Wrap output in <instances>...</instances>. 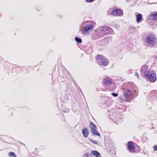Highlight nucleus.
Listing matches in <instances>:
<instances>
[{
    "label": "nucleus",
    "instance_id": "obj_10",
    "mask_svg": "<svg viewBox=\"0 0 157 157\" xmlns=\"http://www.w3.org/2000/svg\"><path fill=\"white\" fill-rule=\"evenodd\" d=\"M112 14L114 16H121L123 14L122 11L119 9H114L112 12Z\"/></svg>",
    "mask_w": 157,
    "mask_h": 157
},
{
    "label": "nucleus",
    "instance_id": "obj_20",
    "mask_svg": "<svg viewBox=\"0 0 157 157\" xmlns=\"http://www.w3.org/2000/svg\"><path fill=\"white\" fill-rule=\"evenodd\" d=\"M153 149L155 151H157V146L155 145L153 147Z\"/></svg>",
    "mask_w": 157,
    "mask_h": 157
},
{
    "label": "nucleus",
    "instance_id": "obj_5",
    "mask_svg": "<svg viewBox=\"0 0 157 157\" xmlns=\"http://www.w3.org/2000/svg\"><path fill=\"white\" fill-rule=\"evenodd\" d=\"M93 27L94 26L92 24L87 25L82 30V32L84 34H86L88 31L90 30H92Z\"/></svg>",
    "mask_w": 157,
    "mask_h": 157
},
{
    "label": "nucleus",
    "instance_id": "obj_9",
    "mask_svg": "<svg viewBox=\"0 0 157 157\" xmlns=\"http://www.w3.org/2000/svg\"><path fill=\"white\" fill-rule=\"evenodd\" d=\"M132 92L131 90L128 89L125 90L124 92V96L126 98H129L132 96Z\"/></svg>",
    "mask_w": 157,
    "mask_h": 157
},
{
    "label": "nucleus",
    "instance_id": "obj_14",
    "mask_svg": "<svg viewBox=\"0 0 157 157\" xmlns=\"http://www.w3.org/2000/svg\"><path fill=\"white\" fill-rule=\"evenodd\" d=\"M142 15L141 14H138L136 16V21L138 23H139L140 22L141 20L142 19Z\"/></svg>",
    "mask_w": 157,
    "mask_h": 157
},
{
    "label": "nucleus",
    "instance_id": "obj_4",
    "mask_svg": "<svg viewBox=\"0 0 157 157\" xmlns=\"http://www.w3.org/2000/svg\"><path fill=\"white\" fill-rule=\"evenodd\" d=\"M90 127L91 132L95 135L99 136L100 133L96 130V126L92 122H91L90 124Z\"/></svg>",
    "mask_w": 157,
    "mask_h": 157
},
{
    "label": "nucleus",
    "instance_id": "obj_12",
    "mask_svg": "<svg viewBox=\"0 0 157 157\" xmlns=\"http://www.w3.org/2000/svg\"><path fill=\"white\" fill-rule=\"evenodd\" d=\"M148 18L150 20H157V12H154L151 13Z\"/></svg>",
    "mask_w": 157,
    "mask_h": 157
},
{
    "label": "nucleus",
    "instance_id": "obj_2",
    "mask_svg": "<svg viewBox=\"0 0 157 157\" xmlns=\"http://www.w3.org/2000/svg\"><path fill=\"white\" fill-rule=\"evenodd\" d=\"M146 40L150 45H154L156 44L157 41L155 36L151 34L148 35L146 37Z\"/></svg>",
    "mask_w": 157,
    "mask_h": 157
},
{
    "label": "nucleus",
    "instance_id": "obj_13",
    "mask_svg": "<svg viewBox=\"0 0 157 157\" xmlns=\"http://www.w3.org/2000/svg\"><path fill=\"white\" fill-rule=\"evenodd\" d=\"M82 132L84 137L87 138L88 137L89 131L87 128H83L82 130Z\"/></svg>",
    "mask_w": 157,
    "mask_h": 157
},
{
    "label": "nucleus",
    "instance_id": "obj_11",
    "mask_svg": "<svg viewBox=\"0 0 157 157\" xmlns=\"http://www.w3.org/2000/svg\"><path fill=\"white\" fill-rule=\"evenodd\" d=\"M148 67L147 65H144L141 67L140 71L144 73L145 76L146 73L147 74L148 73L149 71H148Z\"/></svg>",
    "mask_w": 157,
    "mask_h": 157
},
{
    "label": "nucleus",
    "instance_id": "obj_19",
    "mask_svg": "<svg viewBox=\"0 0 157 157\" xmlns=\"http://www.w3.org/2000/svg\"><path fill=\"white\" fill-rule=\"evenodd\" d=\"M111 94L113 96L115 97H116L118 96V94H116V93H112Z\"/></svg>",
    "mask_w": 157,
    "mask_h": 157
},
{
    "label": "nucleus",
    "instance_id": "obj_21",
    "mask_svg": "<svg viewBox=\"0 0 157 157\" xmlns=\"http://www.w3.org/2000/svg\"><path fill=\"white\" fill-rule=\"evenodd\" d=\"M86 2H90L94 1L95 0H86Z\"/></svg>",
    "mask_w": 157,
    "mask_h": 157
},
{
    "label": "nucleus",
    "instance_id": "obj_6",
    "mask_svg": "<svg viewBox=\"0 0 157 157\" xmlns=\"http://www.w3.org/2000/svg\"><path fill=\"white\" fill-rule=\"evenodd\" d=\"M127 147L128 149L130 152H133L135 151V146L131 141H130L128 143Z\"/></svg>",
    "mask_w": 157,
    "mask_h": 157
},
{
    "label": "nucleus",
    "instance_id": "obj_18",
    "mask_svg": "<svg viewBox=\"0 0 157 157\" xmlns=\"http://www.w3.org/2000/svg\"><path fill=\"white\" fill-rule=\"evenodd\" d=\"M83 157H92V155L89 153H86L83 155Z\"/></svg>",
    "mask_w": 157,
    "mask_h": 157
},
{
    "label": "nucleus",
    "instance_id": "obj_7",
    "mask_svg": "<svg viewBox=\"0 0 157 157\" xmlns=\"http://www.w3.org/2000/svg\"><path fill=\"white\" fill-rule=\"evenodd\" d=\"M110 28L107 26H104L102 27L101 32L103 35L108 34Z\"/></svg>",
    "mask_w": 157,
    "mask_h": 157
},
{
    "label": "nucleus",
    "instance_id": "obj_22",
    "mask_svg": "<svg viewBox=\"0 0 157 157\" xmlns=\"http://www.w3.org/2000/svg\"><path fill=\"white\" fill-rule=\"evenodd\" d=\"M135 76H136V77H137V78H139L138 75V74H137V73H136H136H135Z\"/></svg>",
    "mask_w": 157,
    "mask_h": 157
},
{
    "label": "nucleus",
    "instance_id": "obj_8",
    "mask_svg": "<svg viewBox=\"0 0 157 157\" xmlns=\"http://www.w3.org/2000/svg\"><path fill=\"white\" fill-rule=\"evenodd\" d=\"M103 83L107 86L111 84L113 82V80L110 78L107 77L103 80Z\"/></svg>",
    "mask_w": 157,
    "mask_h": 157
},
{
    "label": "nucleus",
    "instance_id": "obj_1",
    "mask_svg": "<svg viewBox=\"0 0 157 157\" xmlns=\"http://www.w3.org/2000/svg\"><path fill=\"white\" fill-rule=\"evenodd\" d=\"M95 59L98 64L104 67L107 66L109 63L108 59L102 55H97L95 56Z\"/></svg>",
    "mask_w": 157,
    "mask_h": 157
},
{
    "label": "nucleus",
    "instance_id": "obj_15",
    "mask_svg": "<svg viewBox=\"0 0 157 157\" xmlns=\"http://www.w3.org/2000/svg\"><path fill=\"white\" fill-rule=\"evenodd\" d=\"M91 154L97 157H101L100 154L97 151H91Z\"/></svg>",
    "mask_w": 157,
    "mask_h": 157
},
{
    "label": "nucleus",
    "instance_id": "obj_3",
    "mask_svg": "<svg viewBox=\"0 0 157 157\" xmlns=\"http://www.w3.org/2000/svg\"><path fill=\"white\" fill-rule=\"evenodd\" d=\"M145 77L151 82H154L156 79V75L153 71H149L148 73L145 74Z\"/></svg>",
    "mask_w": 157,
    "mask_h": 157
},
{
    "label": "nucleus",
    "instance_id": "obj_17",
    "mask_svg": "<svg viewBox=\"0 0 157 157\" xmlns=\"http://www.w3.org/2000/svg\"><path fill=\"white\" fill-rule=\"evenodd\" d=\"M9 156L10 157L13 156V157H17L14 153L10 152L9 153Z\"/></svg>",
    "mask_w": 157,
    "mask_h": 157
},
{
    "label": "nucleus",
    "instance_id": "obj_16",
    "mask_svg": "<svg viewBox=\"0 0 157 157\" xmlns=\"http://www.w3.org/2000/svg\"><path fill=\"white\" fill-rule=\"evenodd\" d=\"M75 40L79 43H82V40L80 38L76 37L75 38Z\"/></svg>",
    "mask_w": 157,
    "mask_h": 157
}]
</instances>
